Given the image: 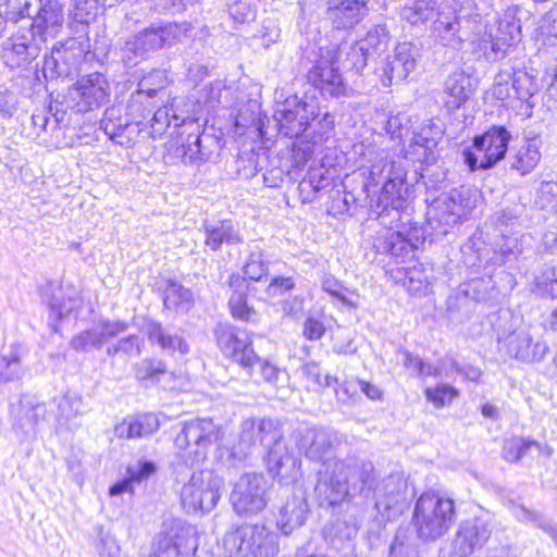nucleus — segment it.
Instances as JSON below:
<instances>
[{
  "mask_svg": "<svg viewBox=\"0 0 557 557\" xmlns=\"http://www.w3.org/2000/svg\"><path fill=\"white\" fill-rule=\"evenodd\" d=\"M314 495L320 506L326 507L344 503L366 506L374 502L377 511L389 518L405 507L408 483L399 473L391 474L379 483L371 461L348 457L321 474L314 486Z\"/></svg>",
  "mask_w": 557,
  "mask_h": 557,
  "instance_id": "nucleus-1",
  "label": "nucleus"
},
{
  "mask_svg": "<svg viewBox=\"0 0 557 557\" xmlns=\"http://www.w3.org/2000/svg\"><path fill=\"white\" fill-rule=\"evenodd\" d=\"M407 171L401 160H395L382 152L372 162L369 169V176L364 184L368 194L376 193V187L381 186L380 195L371 203L372 213L376 214L381 223H386L400 219V210L405 208L408 194V183L406 182Z\"/></svg>",
  "mask_w": 557,
  "mask_h": 557,
  "instance_id": "nucleus-2",
  "label": "nucleus"
},
{
  "mask_svg": "<svg viewBox=\"0 0 557 557\" xmlns=\"http://www.w3.org/2000/svg\"><path fill=\"white\" fill-rule=\"evenodd\" d=\"M253 431L259 432V445L267 449V466L272 476L283 485L297 481L300 461L288 451L276 422L272 419H246L245 436H251Z\"/></svg>",
  "mask_w": 557,
  "mask_h": 557,
  "instance_id": "nucleus-3",
  "label": "nucleus"
},
{
  "mask_svg": "<svg viewBox=\"0 0 557 557\" xmlns=\"http://www.w3.org/2000/svg\"><path fill=\"white\" fill-rule=\"evenodd\" d=\"M457 517L455 500L446 493L430 490L418 497L412 523L421 541L435 542L448 533Z\"/></svg>",
  "mask_w": 557,
  "mask_h": 557,
  "instance_id": "nucleus-4",
  "label": "nucleus"
},
{
  "mask_svg": "<svg viewBox=\"0 0 557 557\" xmlns=\"http://www.w3.org/2000/svg\"><path fill=\"white\" fill-rule=\"evenodd\" d=\"M539 91L536 73L532 67L506 64L495 75L493 96L504 106L517 109L523 117H531Z\"/></svg>",
  "mask_w": 557,
  "mask_h": 557,
  "instance_id": "nucleus-5",
  "label": "nucleus"
},
{
  "mask_svg": "<svg viewBox=\"0 0 557 557\" xmlns=\"http://www.w3.org/2000/svg\"><path fill=\"white\" fill-rule=\"evenodd\" d=\"M228 557H275L280 552L278 536L259 523H244L232 528L223 537Z\"/></svg>",
  "mask_w": 557,
  "mask_h": 557,
  "instance_id": "nucleus-6",
  "label": "nucleus"
},
{
  "mask_svg": "<svg viewBox=\"0 0 557 557\" xmlns=\"http://www.w3.org/2000/svg\"><path fill=\"white\" fill-rule=\"evenodd\" d=\"M306 60L308 82L324 97H339L345 92V84L337 63L335 45L307 47Z\"/></svg>",
  "mask_w": 557,
  "mask_h": 557,
  "instance_id": "nucleus-7",
  "label": "nucleus"
},
{
  "mask_svg": "<svg viewBox=\"0 0 557 557\" xmlns=\"http://www.w3.org/2000/svg\"><path fill=\"white\" fill-rule=\"evenodd\" d=\"M223 480L213 471L194 472L181 490V503L188 513L210 512L221 497Z\"/></svg>",
  "mask_w": 557,
  "mask_h": 557,
  "instance_id": "nucleus-8",
  "label": "nucleus"
},
{
  "mask_svg": "<svg viewBox=\"0 0 557 557\" xmlns=\"http://www.w3.org/2000/svg\"><path fill=\"white\" fill-rule=\"evenodd\" d=\"M478 191L468 186L454 188L435 198L428 209L430 220L440 225L453 226L469 215L476 207Z\"/></svg>",
  "mask_w": 557,
  "mask_h": 557,
  "instance_id": "nucleus-9",
  "label": "nucleus"
},
{
  "mask_svg": "<svg viewBox=\"0 0 557 557\" xmlns=\"http://www.w3.org/2000/svg\"><path fill=\"white\" fill-rule=\"evenodd\" d=\"M511 136L504 126H494L473 139V149L463 151L470 171L487 170L505 158Z\"/></svg>",
  "mask_w": 557,
  "mask_h": 557,
  "instance_id": "nucleus-10",
  "label": "nucleus"
},
{
  "mask_svg": "<svg viewBox=\"0 0 557 557\" xmlns=\"http://www.w3.org/2000/svg\"><path fill=\"white\" fill-rule=\"evenodd\" d=\"M222 429L212 419H193L186 421L174 440L176 448L189 450L194 455L190 463L205 460L208 450L222 438Z\"/></svg>",
  "mask_w": 557,
  "mask_h": 557,
  "instance_id": "nucleus-11",
  "label": "nucleus"
},
{
  "mask_svg": "<svg viewBox=\"0 0 557 557\" xmlns=\"http://www.w3.org/2000/svg\"><path fill=\"white\" fill-rule=\"evenodd\" d=\"M46 41L29 27H20L1 44V57L11 69L27 67L35 61Z\"/></svg>",
  "mask_w": 557,
  "mask_h": 557,
  "instance_id": "nucleus-12",
  "label": "nucleus"
},
{
  "mask_svg": "<svg viewBox=\"0 0 557 557\" xmlns=\"http://www.w3.org/2000/svg\"><path fill=\"white\" fill-rule=\"evenodd\" d=\"M214 337L221 352L243 369H252L259 360L252 347L251 335L246 330L228 323H219L214 329Z\"/></svg>",
  "mask_w": 557,
  "mask_h": 557,
  "instance_id": "nucleus-13",
  "label": "nucleus"
},
{
  "mask_svg": "<svg viewBox=\"0 0 557 557\" xmlns=\"http://www.w3.org/2000/svg\"><path fill=\"white\" fill-rule=\"evenodd\" d=\"M341 444L342 435L331 429L310 428L301 434L298 445L304 450L305 456L310 460L323 463L324 469L318 472V480H320L322 473L331 470L336 462H343L348 459L332 460Z\"/></svg>",
  "mask_w": 557,
  "mask_h": 557,
  "instance_id": "nucleus-14",
  "label": "nucleus"
},
{
  "mask_svg": "<svg viewBox=\"0 0 557 557\" xmlns=\"http://www.w3.org/2000/svg\"><path fill=\"white\" fill-rule=\"evenodd\" d=\"M268 481L261 474L246 473L235 483L230 496L235 512L239 516H253L268 504Z\"/></svg>",
  "mask_w": 557,
  "mask_h": 557,
  "instance_id": "nucleus-15",
  "label": "nucleus"
},
{
  "mask_svg": "<svg viewBox=\"0 0 557 557\" xmlns=\"http://www.w3.org/2000/svg\"><path fill=\"white\" fill-rule=\"evenodd\" d=\"M423 232L418 227L395 231L392 227L383 228L373 240L377 253L388 255L397 262H405L414 257L417 249L423 245Z\"/></svg>",
  "mask_w": 557,
  "mask_h": 557,
  "instance_id": "nucleus-16",
  "label": "nucleus"
},
{
  "mask_svg": "<svg viewBox=\"0 0 557 557\" xmlns=\"http://www.w3.org/2000/svg\"><path fill=\"white\" fill-rule=\"evenodd\" d=\"M110 86L101 73L81 77L70 91L73 109L78 113L94 111L108 102Z\"/></svg>",
  "mask_w": 557,
  "mask_h": 557,
  "instance_id": "nucleus-17",
  "label": "nucleus"
},
{
  "mask_svg": "<svg viewBox=\"0 0 557 557\" xmlns=\"http://www.w3.org/2000/svg\"><path fill=\"white\" fill-rule=\"evenodd\" d=\"M492 534V525L484 517H473L461 521L453 541L454 554L468 557L483 547Z\"/></svg>",
  "mask_w": 557,
  "mask_h": 557,
  "instance_id": "nucleus-18",
  "label": "nucleus"
},
{
  "mask_svg": "<svg viewBox=\"0 0 557 557\" xmlns=\"http://www.w3.org/2000/svg\"><path fill=\"white\" fill-rule=\"evenodd\" d=\"M418 48L411 42L398 44L393 53L383 60L379 69L384 86L405 81L416 69Z\"/></svg>",
  "mask_w": 557,
  "mask_h": 557,
  "instance_id": "nucleus-19",
  "label": "nucleus"
},
{
  "mask_svg": "<svg viewBox=\"0 0 557 557\" xmlns=\"http://www.w3.org/2000/svg\"><path fill=\"white\" fill-rule=\"evenodd\" d=\"M506 354L520 362H540L548 352V346L543 341H534L525 330H516L505 338L499 339Z\"/></svg>",
  "mask_w": 557,
  "mask_h": 557,
  "instance_id": "nucleus-20",
  "label": "nucleus"
},
{
  "mask_svg": "<svg viewBox=\"0 0 557 557\" xmlns=\"http://www.w3.org/2000/svg\"><path fill=\"white\" fill-rule=\"evenodd\" d=\"M100 128L114 143L129 146L144 128H138L127 116L122 104H113L106 109L100 121Z\"/></svg>",
  "mask_w": 557,
  "mask_h": 557,
  "instance_id": "nucleus-21",
  "label": "nucleus"
},
{
  "mask_svg": "<svg viewBox=\"0 0 557 557\" xmlns=\"http://www.w3.org/2000/svg\"><path fill=\"white\" fill-rule=\"evenodd\" d=\"M431 37L434 42L454 50L462 47L460 36V13L449 2L443 5L436 17L432 21Z\"/></svg>",
  "mask_w": 557,
  "mask_h": 557,
  "instance_id": "nucleus-22",
  "label": "nucleus"
},
{
  "mask_svg": "<svg viewBox=\"0 0 557 557\" xmlns=\"http://www.w3.org/2000/svg\"><path fill=\"white\" fill-rule=\"evenodd\" d=\"M128 330V323L124 321L100 320L92 327L75 335L71 342V347L76 351H88L89 349H100L110 338L116 337Z\"/></svg>",
  "mask_w": 557,
  "mask_h": 557,
  "instance_id": "nucleus-23",
  "label": "nucleus"
},
{
  "mask_svg": "<svg viewBox=\"0 0 557 557\" xmlns=\"http://www.w3.org/2000/svg\"><path fill=\"white\" fill-rule=\"evenodd\" d=\"M313 114V106L297 101L294 108H290V102H286L282 109L275 111L274 117L282 135L289 138L299 136L307 138L310 115Z\"/></svg>",
  "mask_w": 557,
  "mask_h": 557,
  "instance_id": "nucleus-24",
  "label": "nucleus"
},
{
  "mask_svg": "<svg viewBox=\"0 0 557 557\" xmlns=\"http://www.w3.org/2000/svg\"><path fill=\"white\" fill-rule=\"evenodd\" d=\"M76 40L71 39L59 46H54L51 54L45 57L42 72L46 77L69 75L79 62L81 52L75 53Z\"/></svg>",
  "mask_w": 557,
  "mask_h": 557,
  "instance_id": "nucleus-25",
  "label": "nucleus"
},
{
  "mask_svg": "<svg viewBox=\"0 0 557 557\" xmlns=\"http://www.w3.org/2000/svg\"><path fill=\"white\" fill-rule=\"evenodd\" d=\"M140 330L152 345L157 344L162 350L170 354L178 351L181 355L189 351V345L182 334L171 332L156 320L145 319Z\"/></svg>",
  "mask_w": 557,
  "mask_h": 557,
  "instance_id": "nucleus-26",
  "label": "nucleus"
},
{
  "mask_svg": "<svg viewBox=\"0 0 557 557\" xmlns=\"http://www.w3.org/2000/svg\"><path fill=\"white\" fill-rule=\"evenodd\" d=\"M160 429V421L154 413H140L124 418L114 428V435L121 440L145 438Z\"/></svg>",
  "mask_w": 557,
  "mask_h": 557,
  "instance_id": "nucleus-27",
  "label": "nucleus"
},
{
  "mask_svg": "<svg viewBox=\"0 0 557 557\" xmlns=\"http://www.w3.org/2000/svg\"><path fill=\"white\" fill-rule=\"evenodd\" d=\"M471 94L470 77L463 72L449 75L443 86V100L446 109L451 112L459 109Z\"/></svg>",
  "mask_w": 557,
  "mask_h": 557,
  "instance_id": "nucleus-28",
  "label": "nucleus"
},
{
  "mask_svg": "<svg viewBox=\"0 0 557 557\" xmlns=\"http://www.w3.org/2000/svg\"><path fill=\"white\" fill-rule=\"evenodd\" d=\"M230 287L233 289V294L228 299V306L233 318L244 322L256 323L258 313L247 305L246 290L248 285L245 278L239 274H232L230 276Z\"/></svg>",
  "mask_w": 557,
  "mask_h": 557,
  "instance_id": "nucleus-29",
  "label": "nucleus"
},
{
  "mask_svg": "<svg viewBox=\"0 0 557 557\" xmlns=\"http://www.w3.org/2000/svg\"><path fill=\"white\" fill-rule=\"evenodd\" d=\"M205 245L212 251H218L223 244L236 245L243 242V236L231 220L215 223H205Z\"/></svg>",
  "mask_w": 557,
  "mask_h": 557,
  "instance_id": "nucleus-30",
  "label": "nucleus"
},
{
  "mask_svg": "<svg viewBox=\"0 0 557 557\" xmlns=\"http://www.w3.org/2000/svg\"><path fill=\"white\" fill-rule=\"evenodd\" d=\"M308 513V504L302 495L293 496L282 506L277 517V527L284 535H289L301 527Z\"/></svg>",
  "mask_w": 557,
  "mask_h": 557,
  "instance_id": "nucleus-31",
  "label": "nucleus"
},
{
  "mask_svg": "<svg viewBox=\"0 0 557 557\" xmlns=\"http://www.w3.org/2000/svg\"><path fill=\"white\" fill-rule=\"evenodd\" d=\"M448 2L449 0L442 3L440 0H412L401 9L400 16L410 25H423L428 21H433Z\"/></svg>",
  "mask_w": 557,
  "mask_h": 557,
  "instance_id": "nucleus-32",
  "label": "nucleus"
},
{
  "mask_svg": "<svg viewBox=\"0 0 557 557\" xmlns=\"http://www.w3.org/2000/svg\"><path fill=\"white\" fill-rule=\"evenodd\" d=\"M183 532L170 530L160 533L153 542V552L148 557H187L190 547L186 545Z\"/></svg>",
  "mask_w": 557,
  "mask_h": 557,
  "instance_id": "nucleus-33",
  "label": "nucleus"
},
{
  "mask_svg": "<svg viewBox=\"0 0 557 557\" xmlns=\"http://www.w3.org/2000/svg\"><path fill=\"white\" fill-rule=\"evenodd\" d=\"M141 45L150 53L166 45H172L178 36V27L175 24L151 25L136 34Z\"/></svg>",
  "mask_w": 557,
  "mask_h": 557,
  "instance_id": "nucleus-34",
  "label": "nucleus"
},
{
  "mask_svg": "<svg viewBox=\"0 0 557 557\" xmlns=\"http://www.w3.org/2000/svg\"><path fill=\"white\" fill-rule=\"evenodd\" d=\"M47 412L44 403L34 399L22 401L14 428L25 435L35 434L38 424L47 419Z\"/></svg>",
  "mask_w": 557,
  "mask_h": 557,
  "instance_id": "nucleus-35",
  "label": "nucleus"
},
{
  "mask_svg": "<svg viewBox=\"0 0 557 557\" xmlns=\"http://www.w3.org/2000/svg\"><path fill=\"white\" fill-rule=\"evenodd\" d=\"M23 347L13 344L8 351L0 352V384L17 382L23 379L26 369L22 363Z\"/></svg>",
  "mask_w": 557,
  "mask_h": 557,
  "instance_id": "nucleus-36",
  "label": "nucleus"
},
{
  "mask_svg": "<svg viewBox=\"0 0 557 557\" xmlns=\"http://www.w3.org/2000/svg\"><path fill=\"white\" fill-rule=\"evenodd\" d=\"M337 63H341L343 69L360 73L368 63L371 57L366 51V48L357 40L351 44H344L336 46Z\"/></svg>",
  "mask_w": 557,
  "mask_h": 557,
  "instance_id": "nucleus-37",
  "label": "nucleus"
},
{
  "mask_svg": "<svg viewBox=\"0 0 557 557\" xmlns=\"http://www.w3.org/2000/svg\"><path fill=\"white\" fill-rule=\"evenodd\" d=\"M541 160L540 145L535 139L525 140L511 158L510 166L521 175L531 173Z\"/></svg>",
  "mask_w": 557,
  "mask_h": 557,
  "instance_id": "nucleus-38",
  "label": "nucleus"
},
{
  "mask_svg": "<svg viewBox=\"0 0 557 557\" xmlns=\"http://www.w3.org/2000/svg\"><path fill=\"white\" fill-rule=\"evenodd\" d=\"M50 310L49 325L57 332V323L63 318L70 315L81 306L79 299L75 297L65 298L59 288L48 299H45Z\"/></svg>",
  "mask_w": 557,
  "mask_h": 557,
  "instance_id": "nucleus-39",
  "label": "nucleus"
},
{
  "mask_svg": "<svg viewBox=\"0 0 557 557\" xmlns=\"http://www.w3.org/2000/svg\"><path fill=\"white\" fill-rule=\"evenodd\" d=\"M52 406L57 408L55 422L61 426L83 413V399L74 393H65L61 397L54 398Z\"/></svg>",
  "mask_w": 557,
  "mask_h": 557,
  "instance_id": "nucleus-40",
  "label": "nucleus"
},
{
  "mask_svg": "<svg viewBox=\"0 0 557 557\" xmlns=\"http://www.w3.org/2000/svg\"><path fill=\"white\" fill-rule=\"evenodd\" d=\"M352 7H329L327 15L337 29H348L357 25L363 17L366 9H358L357 1Z\"/></svg>",
  "mask_w": 557,
  "mask_h": 557,
  "instance_id": "nucleus-41",
  "label": "nucleus"
},
{
  "mask_svg": "<svg viewBox=\"0 0 557 557\" xmlns=\"http://www.w3.org/2000/svg\"><path fill=\"white\" fill-rule=\"evenodd\" d=\"M193 304L191 292L177 282H169L164 289L163 305L166 309L188 310Z\"/></svg>",
  "mask_w": 557,
  "mask_h": 557,
  "instance_id": "nucleus-42",
  "label": "nucleus"
},
{
  "mask_svg": "<svg viewBox=\"0 0 557 557\" xmlns=\"http://www.w3.org/2000/svg\"><path fill=\"white\" fill-rule=\"evenodd\" d=\"M525 212V207L521 203H515L510 207L500 209L494 213L495 225L499 228L504 237L507 236L511 230L522 224V216Z\"/></svg>",
  "mask_w": 557,
  "mask_h": 557,
  "instance_id": "nucleus-43",
  "label": "nucleus"
},
{
  "mask_svg": "<svg viewBox=\"0 0 557 557\" xmlns=\"http://www.w3.org/2000/svg\"><path fill=\"white\" fill-rule=\"evenodd\" d=\"M149 99L147 95L137 89L131 95L126 106H124L126 115L132 117V122L136 124L138 128H144V131H146L147 126L144 120L150 113Z\"/></svg>",
  "mask_w": 557,
  "mask_h": 557,
  "instance_id": "nucleus-44",
  "label": "nucleus"
},
{
  "mask_svg": "<svg viewBox=\"0 0 557 557\" xmlns=\"http://www.w3.org/2000/svg\"><path fill=\"white\" fill-rule=\"evenodd\" d=\"M358 41L366 48V51L372 58L387 49L389 32L385 25L379 24L369 29L364 38Z\"/></svg>",
  "mask_w": 557,
  "mask_h": 557,
  "instance_id": "nucleus-45",
  "label": "nucleus"
},
{
  "mask_svg": "<svg viewBox=\"0 0 557 557\" xmlns=\"http://www.w3.org/2000/svg\"><path fill=\"white\" fill-rule=\"evenodd\" d=\"M531 448L541 450V445L533 440L513 436L505 441L502 455L509 462H518Z\"/></svg>",
  "mask_w": 557,
  "mask_h": 557,
  "instance_id": "nucleus-46",
  "label": "nucleus"
},
{
  "mask_svg": "<svg viewBox=\"0 0 557 557\" xmlns=\"http://www.w3.org/2000/svg\"><path fill=\"white\" fill-rule=\"evenodd\" d=\"M257 363L260 367L259 372L264 383L277 391L287 386L289 376L285 369L277 367L268 359H261L260 357L255 364Z\"/></svg>",
  "mask_w": 557,
  "mask_h": 557,
  "instance_id": "nucleus-47",
  "label": "nucleus"
},
{
  "mask_svg": "<svg viewBox=\"0 0 557 557\" xmlns=\"http://www.w3.org/2000/svg\"><path fill=\"white\" fill-rule=\"evenodd\" d=\"M212 140L211 137H203L200 134H189L186 138V150L188 164H198L210 160L212 151L205 146V141Z\"/></svg>",
  "mask_w": 557,
  "mask_h": 557,
  "instance_id": "nucleus-48",
  "label": "nucleus"
},
{
  "mask_svg": "<svg viewBox=\"0 0 557 557\" xmlns=\"http://www.w3.org/2000/svg\"><path fill=\"white\" fill-rule=\"evenodd\" d=\"M517 7H510L504 12L503 16L498 20V26L495 33L496 35L502 36L509 41H519L521 25L520 20L517 18Z\"/></svg>",
  "mask_w": 557,
  "mask_h": 557,
  "instance_id": "nucleus-49",
  "label": "nucleus"
},
{
  "mask_svg": "<svg viewBox=\"0 0 557 557\" xmlns=\"http://www.w3.org/2000/svg\"><path fill=\"white\" fill-rule=\"evenodd\" d=\"M149 55L140 38L135 34L128 37L121 48V59L125 66L133 67Z\"/></svg>",
  "mask_w": 557,
  "mask_h": 557,
  "instance_id": "nucleus-50",
  "label": "nucleus"
},
{
  "mask_svg": "<svg viewBox=\"0 0 557 557\" xmlns=\"http://www.w3.org/2000/svg\"><path fill=\"white\" fill-rule=\"evenodd\" d=\"M315 119L317 116L314 115L310 117L313 124L309 123L307 132L309 136L306 139H308L313 145L318 146L330 137L334 127V121L327 113L324 114L323 117L318 120L317 122Z\"/></svg>",
  "mask_w": 557,
  "mask_h": 557,
  "instance_id": "nucleus-51",
  "label": "nucleus"
},
{
  "mask_svg": "<svg viewBox=\"0 0 557 557\" xmlns=\"http://www.w3.org/2000/svg\"><path fill=\"white\" fill-rule=\"evenodd\" d=\"M388 557H419L418 547L406 531L398 530L389 546Z\"/></svg>",
  "mask_w": 557,
  "mask_h": 557,
  "instance_id": "nucleus-52",
  "label": "nucleus"
},
{
  "mask_svg": "<svg viewBox=\"0 0 557 557\" xmlns=\"http://www.w3.org/2000/svg\"><path fill=\"white\" fill-rule=\"evenodd\" d=\"M404 151L405 158L412 162L428 165L436 160L435 149L420 140H414V137L411 138L410 144Z\"/></svg>",
  "mask_w": 557,
  "mask_h": 557,
  "instance_id": "nucleus-53",
  "label": "nucleus"
},
{
  "mask_svg": "<svg viewBox=\"0 0 557 557\" xmlns=\"http://www.w3.org/2000/svg\"><path fill=\"white\" fill-rule=\"evenodd\" d=\"M401 354L404 356L403 364L412 375L419 377L438 375V370L434 366L424 362L419 356L408 350H403Z\"/></svg>",
  "mask_w": 557,
  "mask_h": 557,
  "instance_id": "nucleus-54",
  "label": "nucleus"
},
{
  "mask_svg": "<svg viewBox=\"0 0 557 557\" xmlns=\"http://www.w3.org/2000/svg\"><path fill=\"white\" fill-rule=\"evenodd\" d=\"M165 371V363L158 359H143L135 366V376L139 381H158Z\"/></svg>",
  "mask_w": 557,
  "mask_h": 557,
  "instance_id": "nucleus-55",
  "label": "nucleus"
},
{
  "mask_svg": "<svg viewBox=\"0 0 557 557\" xmlns=\"http://www.w3.org/2000/svg\"><path fill=\"white\" fill-rule=\"evenodd\" d=\"M166 82L165 72L154 69L140 79L138 89L151 99L157 95L158 90L166 86Z\"/></svg>",
  "mask_w": 557,
  "mask_h": 557,
  "instance_id": "nucleus-56",
  "label": "nucleus"
},
{
  "mask_svg": "<svg viewBox=\"0 0 557 557\" xmlns=\"http://www.w3.org/2000/svg\"><path fill=\"white\" fill-rule=\"evenodd\" d=\"M302 375L308 380V387L312 389L324 388L332 386L333 383H337V379L331 375H322L320 372L319 364L315 362H307L301 367Z\"/></svg>",
  "mask_w": 557,
  "mask_h": 557,
  "instance_id": "nucleus-57",
  "label": "nucleus"
},
{
  "mask_svg": "<svg viewBox=\"0 0 557 557\" xmlns=\"http://www.w3.org/2000/svg\"><path fill=\"white\" fill-rule=\"evenodd\" d=\"M245 282L261 281L268 275V263L263 260L262 253L252 252L243 267Z\"/></svg>",
  "mask_w": 557,
  "mask_h": 557,
  "instance_id": "nucleus-58",
  "label": "nucleus"
},
{
  "mask_svg": "<svg viewBox=\"0 0 557 557\" xmlns=\"http://www.w3.org/2000/svg\"><path fill=\"white\" fill-rule=\"evenodd\" d=\"M459 392L447 384H438L433 388L425 389V396L436 408H442L449 405L453 399L458 397Z\"/></svg>",
  "mask_w": 557,
  "mask_h": 557,
  "instance_id": "nucleus-59",
  "label": "nucleus"
},
{
  "mask_svg": "<svg viewBox=\"0 0 557 557\" xmlns=\"http://www.w3.org/2000/svg\"><path fill=\"white\" fill-rule=\"evenodd\" d=\"M171 108L168 106L160 107L154 111L152 117L146 123V128H149L148 134L153 137L162 136L165 131L172 126L170 119Z\"/></svg>",
  "mask_w": 557,
  "mask_h": 557,
  "instance_id": "nucleus-60",
  "label": "nucleus"
},
{
  "mask_svg": "<svg viewBox=\"0 0 557 557\" xmlns=\"http://www.w3.org/2000/svg\"><path fill=\"white\" fill-rule=\"evenodd\" d=\"M443 128L438 122L428 120L420 127L419 131L413 134L414 140H420L431 148L435 149L438 140L443 136Z\"/></svg>",
  "mask_w": 557,
  "mask_h": 557,
  "instance_id": "nucleus-61",
  "label": "nucleus"
},
{
  "mask_svg": "<svg viewBox=\"0 0 557 557\" xmlns=\"http://www.w3.org/2000/svg\"><path fill=\"white\" fill-rule=\"evenodd\" d=\"M404 285L410 294H424L429 286L428 275L422 269L417 267L407 269Z\"/></svg>",
  "mask_w": 557,
  "mask_h": 557,
  "instance_id": "nucleus-62",
  "label": "nucleus"
},
{
  "mask_svg": "<svg viewBox=\"0 0 557 557\" xmlns=\"http://www.w3.org/2000/svg\"><path fill=\"white\" fill-rule=\"evenodd\" d=\"M228 14L234 22L244 24L253 21L256 17V9L244 0H230Z\"/></svg>",
  "mask_w": 557,
  "mask_h": 557,
  "instance_id": "nucleus-63",
  "label": "nucleus"
},
{
  "mask_svg": "<svg viewBox=\"0 0 557 557\" xmlns=\"http://www.w3.org/2000/svg\"><path fill=\"white\" fill-rule=\"evenodd\" d=\"M157 471V466L153 461L139 460L134 465H129L126 469L127 475L133 482H141L147 480Z\"/></svg>",
  "mask_w": 557,
  "mask_h": 557,
  "instance_id": "nucleus-64",
  "label": "nucleus"
}]
</instances>
